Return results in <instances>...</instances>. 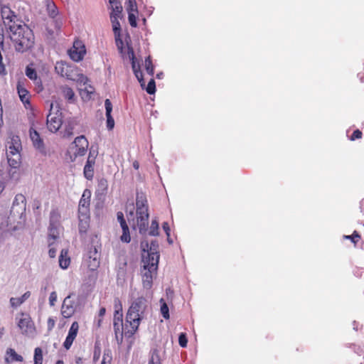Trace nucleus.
<instances>
[{
    "label": "nucleus",
    "instance_id": "1",
    "mask_svg": "<svg viewBox=\"0 0 364 364\" xmlns=\"http://www.w3.org/2000/svg\"><path fill=\"white\" fill-rule=\"evenodd\" d=\"M141 247L144 251L142 255L143 268L141 269L142 284L144 288L149 289L153 284V277L156 274L159 261V243L153 240L149 245L147 241H142Z\"/></svg>",
    "mask_w": 364,
    "mask_h": 364
},
{
    "label": "nucleus",
    "instance_id": "2",
    "mask_svg": "<svg viewBox=\"0 0 364 364\" xmlns=\"http://www.w3.org/2000/svg\"><path fill=\"white\" fill-rule=\"evenodd\" d=\"M127 217L129 223L132 222L133 229H138L141 235H145L148 232L149 225V205L146 195L138 193L136 197V218L134 210L127 212Z\"/></svg>",
    "mask_w": 364,
    "mask_h": 364
},
{
    "label": "nucleus",
    "instance_id": "3",
    "mask_svg": "<svg viewBox=\"0 0 364 364\" xmlns=\"http://www.w3.org/2000/svg\"><path fill=\"white\" fill-rule=\"evenodd\" d=\"M149 308L147 300L139 296L132 301L126 315V333L134 334Z\"/></svg>",
    "mask_w": 364,
    "mask_h": 364
},
{
    "label": "nucleus",
    "instance_id": "4",
    "mask_svg": "<svg viewBox=\"0 0 364 364\" xmlns=\"http://www.w3.org/2000/svg\"><path fill=\"white\" fill-rule=\"evenodd\" d=\"M16 51L24 53L31 50L35 43V37L33 31L27 26H23L17 33L10 34Z\"/></svg>",
    "mask_w": 364,
    "mask_h": 364
},
{
    "label": "nucleus",
    "instance_id": "5",
    "mask_svg": "<svg viewBox=\"0 0 364 364\" xmlns=\"http://www.w3.org/2000/svg\"><path fill=\"white\" fill-rule=\"evenodd\" d=\"M55 70L58 75L66 77L68 80L76 81L83 85H85L89 81L87 76L79 72L77 66L70 65L65 62H57Z\"/></svg>",
    "mask_w": 364,
    "mask_h": 364
},
{
    "label": "nucleus",
    "instance_id": "6",
    "mask_svg": "<svg viewBox=\"0 0 364 364\" xmlns=\"http://www.w3.org/2000/svg\"><path fill=\"white\" fill-rule=\"evenodd\" d=\"M16 323L20 333L25 336L32 337L36 332L35 323L28 313L21 311L16 316Z\"/></svg>",
    "mask_w": 364,
    "mask_h": 364
},
{
    "label": "nucleus",
    "instance_id": "7",
    "mask_svg": "<svg viewBox=\"0 0 364 364\" xmlns=\"http://www.w3.org/2000/svg\"><path fill=\"white\" fill-rule=\"evenodd\" d=\"M46 124L48 130L53 133L58 132L63 124V113L56 102L50 104Z\"/></svg>",
    "mask_w": 364,
    "mask_h": 364
},
{
    "label": "nucleus",
    "instance_id": "8",
    "mask_svg": "<svg viewBox=\"0 0 364 364\" xmlns=\"http://www.w3.org/2000/svg\"><path fill=\"white\" fill-rule=\"evenodd\" d=\"M88 145L89 142L85 136H77L67 152L70 159L73 161L77 156H84L87 151Z\"/></svg>",
    "mask_w": 364,
    "mask_h": 364
},
{
    "label": "nucleus",
    "instance_id": "9",
    "mask_svg": "<svg viewBox=\"0 0 364 364\" xmlns=\"http://www.w3.org/2000/svg\"><path fill=\"white\" fill-rule=\"evenodd\" d=\"M69 55L72 60L75 62L82 60L86 53V49L84 43L80 41H74L73 47L68 51Z\"/></svg>",
    "mask_w": 364,
    "mask_h": 364
},
{
    "label": "nucleus",
    "instance_id": "10",
    "mask_svg": "<svg viewBox=\"0 0 364 364\" xmlns=\"http://www.w3.org/2000/svg\"><path fill=\"white\" fill-rule=\"evenodd\" d=\"M97 153L92 149L90 150L86 164L84 167V176L88 180H92L94 176V166Z\"/></svg>",
    "mask_w": 364,
    "mask_h": 364
},
{
    "label": "nucleus",
    "instance_id": "11",
    "mask_svg": "<svg viewBox=\"0 0 364 364\" xmlns=\"http://www.w3.org/2000/svg\"><path fill=\"white\" fill-rule=\"evenodd\" d=\"M117 219L119 222L120 227L122 230V234L120 236V240L122 242L129 243L131 241V235L129 232V228L127 225V223L124 218V213L121 211L117 212Z\"/></svg>",
    "mask_w": 364,
    "mask_h": 364
},
{
    "label": "nucleus",
    "instance_id": "12",
    "mask_svg": "<svg viewBox=\"0 0 364 364\" xmlns=\"http://www.w3.org/2000/svg\"><path fill=\"white\" fill-rule=\"evenodd\" d=\"M6 153L20 152L22 147L19 136L10 134L6 140Z\"/></svg>",
    "mask_w": 364,
    "mask_h": 364
},
{
    "label": "nucleus",
    "instance_id": "13",
    "mask_svg": "<svg viewBox=\"0 0 364 364\" xmlns=\"http://www.w3.org/2000/svg\"><path fill=\"white\" fill-rule=\"evenodd\" d=\"M91 191L85 189L79 202L78 213H90Z\"/></svg>",
    "mask_w": 364,
    "mask_h": 364
},
{
    "label": "nucleus",
    "instance_id": "14",
    "mask_svg": "<svg viewBox=\"0 0 364 364\" xmlns=\"http://www.w3.org/2000/svg\"><path fill=\"white\" fill-rule=\"evenodd\" d=\"M79 331V324L77 321H74L68 331V336L63 343V347L66 350H69L77 337Z\"/></svg>",
    "mask_w": 364,
    "mask_h": 364
},
{
    "label": "nucleus",
    "instance_id": "15",
    "mask_svg": "<svg viewBox=\"0 0 364 364\" xmlns=\"http://www.w3.org/2000/svg\"><path fill=\"white\" fill-rule=\"evenodd\" d=\"M29 136L33 146L41 153H45V145L40 134L33 127L29 129Z\"/></svg>",
    "mask_w": 364,
    "mask_h": 364
},
{
    "label": "nucleus",
    "instance_id": "16",
    "mask_svg": "<svg viewBox=\"0 0 364 364\" xmlns=\"http://www.w3.org/2000/svg\"><path fill=\"white\" fill-rule=\"evenodd\" d=\"M17 92L21 101L23 103L26 108H28L31 106L30 97L31 95L29 92L24 87V83L21 81H18L16 86Z\"/></svg>",
    "mask_w": 364,
    "mask_h": 364
},
{
    "label": "nucleus",
    "instance_id": "17",
    "mask_svg": "<svg viewBox=\"0 0 364 364\" xmlns=\"http://www.w3.org/2000/svg\"><path fill=\"white\" fill-rule=\"evenodd\" d=\"M26 198L23 194H17L13 201L11 211L18 214H23L26 210Z\"/></svg>",
    "mask_w": 364,
    "mask_h": 364
},
{
    "label": "nucleus",
    "instance_id": "18",
    "mask_svg": "<svg viewBox=\"0 0 364 364\" xmlns=\"http://www.w3.org/2000/svg\"><path fill=\"white\" fill-rule=\"evenodd\" d=\"M4 23L6 31L9 33V35L17 33V31L23 28V26H26L17 17V16H16L15 19H13L12 18L9 21H5Z\"/></svg>",
    "mask_w": 364,
    "mask_h": 364
},
{
    "label": "nucleus",
    "instance_id": "19",
    "mask_svg": "<svg viewBox=\"0 0 364 364\" xmlns=\"http://www.w3.org/2000/svg\"><path fill=\"white\" fill-rule=\"evenodd\" d=\"M75 311L74 303L70 300V296H67L61 306V314L64 318L71 317Z\"/></svg>",
    "mask_w": 364,
    "mask_h": 364
},
{
    "label": "nucleus",
    "instance_id": "20",
    "mask_svg": "<svg viewBox=\"0 0 364 364\" xmlns=\"http://www.w3.org/2000/svg\"><path fill=\"white\" fill-rule=\"evenodd\" d=\"M113 328L115 335V338L118 344H120L123 341L124 335L128 338L132 336L134 334H129L126 333V323H113Z\"/></svg>",
    "mask_w": 364,
    "mask_h": 364
},
{
    "label": "nucleus",
    "instance_id": "21",
    "mask_svg": "<svg viewBox=\"0 0 364 364\" xmlns=\"http://www.w3.org/2000/svg\"><path fill=\"white\" fill-rule=\"evenodd\" d=\"M100 266V258L98 254V247H94L89 252V264L91 270H95Z\"/></svg>",
    "mask_w": 364,
    "mask_h": 364
},
{
    "label": "nucleus",
    "instance_id": "22",
    "mask_svg": "<svg viewBox=\"0 0 364 364\" xmlns=\"http://www.w3.org/2000/svg\"><path fill=\"white\" fill-rule=\"evenodd\" d=\"M47 12L48 16L52 18L50 21L51 24H55V29L58 31L60 28V23H59L54 18L58 16V11L57 6L53 2H49L47 4Z\"/></svg>",
    "mask_w": 364,
    "mask_h": 364
},
{
    "label": "nucleus",
    "instance_id": "23",
    "mask_svg": "<svg viewBox=\"0 0 364 364\" xmlns=\"http://www.w3.org/2000/svg\"><path fill=\"white\" fill-rule=\"evenodd\" d=\"M79 232L80 234H85L90 226V213H78Z\"/></svg>",
    "mask_w": 364,
    "mask_h": 364
},
{
    "label": "nucleus",
    "instance_id": "24",
    "mask_svg": "<svg viewBox=\"0 0 364 364\" xmlns=\"http://www.w3.org/2000/svg\"><path fill=\"white\" fill-rule=\"evenodd\" d=\"M105 107L106 110L107 127L108 129L111 130L114 127V120L111 115V112L112 111V105L109 99L105 100Z\"/></svg>",
    "mask_w": 364,
    "mask_h": 364
},
{
    "label": "nucleus",
    "instance_id": "25",
    "mask_svg": "<svg viewBox=\"0 0 364 364\" xmlns=\"http://www.w3.org/2000/svg\"><path fill=\"white\" fill-rule=\"evenodd\" d=\"M123 323L122 305L119 299H114V314L113 323Z\"/></svg>",
    "mask_w": 364,
    "mask_h": 364
},
{
    "label": "nucleus",
    "instance_id": "26",
    "mask_svg": "<svg viewBox=\"0 0 364 364\" xmlns=\"http://www.w3.org/2000/svg\"><path fill=\"white\" fill-rule=\"evenodd\" d=\"M61 215L57 209L52 210L50 214V229L49 234H50L51 229L53 230L52 233L55 235V226L59 224Z\"/></svg>",
    "mask_w": 364,
    "mask_h": 364
},
{
    "label": "nucleus",
    "instance_id": "27",
    "mask_svg": "<svg viewBox=\"0 0 364 364\" xmlns=\"http://www.w3.org/2000/svg\"><path fill=\"white\" fill-rule=\"evenodd\" d=\"M6 156L8 163L11 168H16L19 166L21 158L20 152L6 153Z\"/></svg>",
    "mask_w": 364,
    "mask_h": 364
},
{
    "label": "nucleus",
    "instance_id": "28",
    "mask_svg": "<svg viewBox=\"0 0 364 364\" xmlns=\"http://www.w3.org/2000/svg\"><path fill=\"white\" fill-rule=\"evenodd\" d=\"M132 68L133 72H134L136 77L137 78L138 81L140 83L141 87L142 88H144L145 81L144 80L143 74H142V72L141 71L140 65L136 64L134 56L132 58Z\"/></svg>",
    "mask_w": 364,
    "mask_h": 364
},
{
    "label": "nucleus",
    "instance_id": "29",
    "mask_svg": "<svg viewBox=\"0 0 364 364\" xmlns=\"http://www.w3.org/2000/svg\"><path fill=\"white\" fill-rule=\"evenodd\" d=\"M70 264V258L68 256V250L63 249L59 257V265L62 269H67Z\"/></svg>",
    "mask_w": 364,
    "mask_h": 364
},
{
    "label": "nucleus",
    "instance_id": "30",
    "mask_svg": "<svg viewBox=\"0 0 364 364\" xmlns=\"http://www.w3.org/2000/svg\"><path fill=\"white\" fill-rule=\"evenodd\" d=\"M52 232H53V230L51 229L50 234L48 235V247H49L48 255H49L50 257L54 258L56 255V249L53 246L54 245L55 242L58 238V236L53 235L52 233Z\"/></svg>",
    "mask_w": 364,
    "mask_h": 364
},
{
    "label": "nucleus",
    "instance_id": "31",
    "mask_svg": "<svg viewBox=\"0 0 364 364\" xmlns=\"http://www.w3.org/2000/svg\"><path fill=\"white\" fill-rule=\"evenodd\" d=\"M62 96L70 102H73L75 97V93L73 89L68 85H62L60 87Z\"/></svg>",
    "mask_w": 364,
    "mask_h": 364
},
{
    "label": "nucleus",
    "instance_id": "32",
    "mask_svg": "<svg viewBox=\"0 0 364 364\" xmlns=\"http://www.w3.org/2000/svg\"><path fill=\"white\" fill-rule=\"evenodd\" d=\"M1 14L4 23L5 22V21H9L12 18L13 19H15L16 16L15 13L7 6H1Z\"/></svg>",
    "mask_w": 364,
    "mask_h": 364
},
{
    "label": "nucleus",
    "instance_id": "33",
    "mask_svg": "<svg viewBox=\"0 0 364 364\" xmlns=\"http://www.w3.org/2000/svg\"><path fill=\"white\" fill-rule=\"evenodd\" d=\"M84 85L85 87L80 90V95L83 99L90 100L95 92V88L92 85H87V82Z\"/></svg>",
    "mask_w": 364,
    "mask_h": 364
},
{
    "label": "nucleus",
    "instance_id": "34",
    "mask_svg": "<svg viewBox=\"0 0 364 364\" xmlns=\"http://www.w3.org/2000/svg\"><path fill=\"white\" fill-rule=\"evenodd\" d=\"M108 189V181L105 178H100L97 182V191L101 194H105Z\"/></svg>",
    "mask_w": 364,
    "mask_h": 364
},
{
    "label": "nucleus",
    "instance_id": "35",
    "mask_svg": "<svg viewBox=\"0 0 364 364\" xmlns=\"http://www.w3.org/2000/svg\"><path fill=\"white\" fill-rule=\"evenodd\" d=\"M148 364H161V358L159 351L156 349L151 351V355Z\"/></svg>",
    "mask_w": 364,
    "mask_h": 364
},
{
    "label": "nucleus",
    "instance_id": "36",
    "mask_svg": "<svg viewBox=\"0 0 364 364\" xmlns=\"http://www.w3.org/2000/svg\"><path fill=\"white\" fill-rule=\"evenodd\" d=\"M118 18L119 17L114 16L112 14H110V19L112 24L113 31L116 36H119L120 33V23L118 21Z\"/></svg>",
    "mask_w": 364,
    "mask_h": 364
},
{
    "label": "nucleus",
    "instance_id": "37",
    "mask_svg": "<svg viewBox=\"0 0 364 364\" xmlns=\"http://www.w3.org/2000/svg\"><path fill=\"white\" fill-rule=\"evenodd\" d=\"M33 360L34 364H43V350L39 347L36 348L34 350Z\"/></svg>",
    "mask_w": 364,
    "mask_h": 364
},
{
    "label": "nucleus",
    "instance_id": "38",
    "mask_svg": "<svg viewBox=\"0 0 364 364\" xmlns=\"http://www.w3.org/2000/svg\"><path fill=\"white\" fill-rule=\"evenodd\" d=\"M25 73L26 75L32 81L36 80V77H38L36 69L31 65L26 66Z\"/></svg>",
    "mask_w": 364,
    "mask_h": 364
},
{
    "label": "nucleus",
    "instance_id": "39",
    "mask_svg": "<svg viewBox=\"0 0 364 364\" xmlns=\"http://www.w3.org/2000/svg\"><path fill=\"white\" fill-rule=\"evenodd\" d=\"M75 122L73 121L68 122L65 125V131H64V136L70 137L73 134V131L75 126Z\"/></svg>",
    "mask_w": 364,
    "mask_h": 364
},
{
    "label": "nucleus",
    "instance_id": "40",
    "mask_svg": "<svg viewBox=\"0 0 364 364\" xmlns=\"http://www.w3.org/2000/svg\"><path fill=\"white\" fill-rule=\"evenodd\" d=\"M6 354L11 356V361L22 362L23 360V358L21 355H18L13 348H9L6 350Z\"/></svg>",
    "mask_w": 364,
    "mask_h": 364
},
{
    "label": "nucleus",
    "instance_id": "41",
    "mask_svg": "<svg viewBox=\"0 0 364 364\" xmlns=\"http://www.w3.org/2000/svg\"><path fill=\"white\" fill-rule=\"evenodd\" d=\"M145 69L146 73L151 75L153 76L154 73V67L152 63V61L151 60L150 56H148L145 58Z\"/></svg>",
    "mask_w": 364,
    "mask_h": 364
},
{
    "label": "nucleus",
    "instance_id": "42",
    "mask_svg": "<svg viewBox=\"0 0 364 364\" xmlns=\"http://www.w3.org/2000/svg\"><path fill=\"white\" fill-rule=\"evenodd\" d=\"M149 235L151 236H156L159 235V223L156 220H151Z\"/></svg>",
    "mask_w": 364,
    "mask_h": 364
},
{
    "label": "nucleus",
    "instance_id": "43",
    "mask_svg": "<svg viewBox=\"0 0 364 364\" xmlns=\"http://www.w3.org/2000/svg\"><path fill=\"white\" fill-rule=\"evenodd\" d=\"M160 302L161 304V313L163 317L165 319L169 318V316H169V310H168V307L166 303L164 301V300L163 299H161Z\"/></svg>",
    "mask_w": 364,
    "mask_h": 364
},
{
    "label": "nucleus",
    "instance_id": "44",
    "mask_svg": "<svg viewBox=\"0 0 364 364\" xmlns=\"http://www.w3.org/2000/svg\"><path fill=\"white\" fill-rule=\"evenodd\" d=\"M343 238L350 240L353 243H354V245H356L360 239V235L356 230H355L351 235H344Z\"/></svg>",
    "mask_w": 364,
    "mask_h": 364
},
{
    "label": "nucleus",
    "instance_id": "45",
    "mask_svg": "<svg viewBox=\"0 0 364 364\" xmlns=\"http://www.w3.org/2000/svg\"><path fill=\"white\" fill-rule=\"evenodd\" d=\"M127 11L128 13L138 12L136 0H128Z\"/></svg>",
    "mask_w": 364,
    "mask_h": 364
},
{
    "label": "nucleus",
    "instance_id": "46",
    "mask_svg": "<svg viewBox=\"0 0 364 364\" xmlns=\"http://www.w3.org/2000/svg\"><path fill=\"white\" fill-rule=\"evenodd\" d=\"M137 14H138V12L128 13L129 23L132 27L135 28L137 26V22H136Z\"/></svg>",
    "mask_w": 364,
    "mask_h": 364
},
{
    "label": "nucleus",
    "instance_id": "47",
    "mask_svg": "<svg viewBox=\"0 0 364 364\" xmlns=\"http://www.w3.org/2000/svg\"><path fill=\"white\" fill-rule=\"evenodd\" d=\"M112 360V357L110 350H105L101 364H111Z\"/></svg>",
    "mask_w": 364,
    "mask_h": 364
},
{
    "label": "nucleus",
    "instance_id": "48",
    "mask_svg": "<svg viewBox=\"0 0 364 364\" xmlns=\"http://www.w3.org/2000/svg\"><path fill=\"white\" fill-rule=\"evenodd\" d=\"M33 82L35 85V90L37 92L39 93L43 90L44 87L43 85V82L39 76L36 77V80H33Z\"/></svg>",
    "mask_w": 364,
    "mask_h": 364
},
{
    "label": "nucleus",
    "instance_id": "49",
    "mask_svg": "<svg viewBox=\"0 0 364 364\" xmlns=\"http://www.w3.org/2000/svg\"><path fill=\"white\" fill-rule=\"evenodd\" d=\"M146 91L147 92L148 94H150V95H152L156 92V84H155V81L153 78H151L149 80V82L146 87Z\"/></svg>",
    "mask_w": 364,
    "mask_h": 364
},
{
    "label": "nucleus",
    "instance_id": "50",
    "mask_svg": "<svg viewBox=\"0 0 364 364\" xmlns=\"http://www.w3.org/2000/svg\"><path fill=\"white\" fill-rule=\"evenodd\" d=\"M178 343L182 348L187 346L188 339L186 333H181L178 337Z\"/></svg>",
    "mask_w": 364,
    "mask_h": 364
},
{
    "label": "nucleus",
    "instance_id": "51",
    "mask_svg": "<svg viewBox=\"0 0 364 364\" xmlns=\"http://www.w3.org/2000/svg\"><path fill=\"white\" fill-rule=\"evenodd\" d=\"M112 14L114 16L119 17V15L121 14L122 11V6H121L120 3L119 4H114V6H112Z\"/></svg>",
    "mask_w": 364,
    "mask_h": 364
},
{
    "label": "nucleus",
    "instance_id": "52",
    "mask_svg": "<svg viewBox=\"0 0 364 364\" xmlns=\"http://www.w3.org/2000/svg\"><path fill=\"white\" fill-rule=\"evenodd\" d=\"M22 304H23V302L20 297H18V298L11 297L10 299V304L14 308H16V307L21 306Z\"/></svg>",
    "mask_w": 364,
    "mask_h": 364
},
{
    "label": "nucleus",
    "instance_id": "53",
    "mask_svg": "<svg viewBox=\"0 0 364 364\" xmlns=\"http://www.w3.org/2000/svg\"><path fill=\"white\" fill-rule=\"evenodd\" d=\"M362 136H363V133L359 129H356L355 130L353 134H351V136L349 137V139L350 141H355L356 139H360L362 138Z\"/></svg>",
    "mask_w": 364,
    "mask_h": 364
},
{
    "label": "nucleus",
    "instance_id": "54",
    "mask_svg": "<svg viewBox=\"0 0 364 364\" xmlns=\"http://www.w3.org/2000/svg\"><path fill=\"white\" fill-rule=\"evenodd\" d=\"M57 300V294L55 291H52L49 296V304L51 306L55 305Z\"/></svg>",
    "mask_w": 364,
    "mask_h": 364
},
{
    "label": "nucleus",
    "instance_id": "55",
    "mask_svg": "<svg viewBox=\"0 0 364 364\" xmlns=\"http://www.w3.org/2000/svg\"><path fill=\"white\" fill-rule=\"evenodd\" d=\"M55 325V321L51 317L48 318V319L47 321L48 330V331L53 330Z\"/></svg>",
    "mask_w": 364,
    "mask_h": 364
},
{
    "label": "nucleus",
    "instance_id": "56",
    "mask_svg": "<svg viewBox=\"0 0 364 364\" xmlns=\"http://www.w3.org/2000/svg\"><path fill=\"white\" fill-rule=\"evenodd\" d=\"M162 228L165 231L166 235L168 237L170 235V228L168 223H164L162 225Z\"/></svg>",
    "mask_w": 364,
    "mask_h": 364
},
{
    "label": "nucleus",
    "instance_id": "57",
    "mask_svg": "<svg viewBox=\"0 0 364 364\" xmlns=\"http://www.w3.org/2000/svg\"><path fill=\"white\" fill-rule=\"evenodd\" d=\"M31 296L30 291L25 292L20 298L22 300V302L23 303L26 300H27Z\"/></svg>",
    "mask_w": 364,
    "mask_h": 364
},
{
    "label": "nucleus",
    "instance_id": "58",
    "mask_svg": "<svg viewBox=\"0 0 364 364\" xmlns=\"http://www.w3.org/2000/svg\"><path fill=\"white\" fill-rule=\"evenodd\" d=\"M105 312H106V309L105 307H102L100 308V311H99V316L100 317H103L105 314Z\"/></svg>",
    "mask_w": 364,
    "mask_h": 364
},
{
    "label": "nucleus",
    "instance_id": "59",
    "mask_svg": "<svg viewBox=\"0 0 364 364\" xmlns=\"http://www.w3.org/2000/svg\"><path fill=\"white\" fill-rule=\"evenodd\" d=\"M100 352L98 351L97 352L96 350L94 352V355H93V360L94 361H96L99 359L100 358Z\"/></svg>",
    "mask_w": 364,
    "mask_h": 364
},
{
    "label": "nucleus",
    "instance_id": "60",
    "mask_svg": "<svg viewBox=\"0 0 364 364\" xmlns=\"http://www.w3.org/2000/svg\"><path fill=\"white\" fill-rule=\"evenodd\" d=\"M4 36L3 33H0V46L1 48L4 47Z\"/></svg>",
    "mask_w": 364,
    "mask_h": 364
},
{
    "label": "nucleus",
    "instance_id": "61",
    "mask_svg": "<svg viewBox=\"0 0 364 364\" xmlns=\"http://www.w3.org/2000/svg\"><path fill=\"white\" fill-rule=\"evenodd\" d=\"M5 328L4 326L0 325V339L2 338L4 334Z\"/></svg>",
    "mask_w": 364,
    "mask_h": 364
},
{
    "label": "nucleus",
    "instance_id": "62",
    "mask_svg": "<svg viewBox=\"0 0 364 364\" xmlns=\"http://www.w3.org/2000/svg\"><path fill=\"white\" fill-rule=\"evenodd\" d=\"M109 4L112 6H114V4H119V1L117 0H109Z\"/></svg>",
    "mask_w": 364,
    "mask_h": 364
},
{
    "label": "nucleus",
    "instance_id": "63",
    "mask_svg": "<svg viewBox=\"0 0 364 364\" xmlns=\"http://www.w3.org/2000/svg\"><path fill=\"white\" fill-rule=\"evenodd\" d=\"M133 166H134V167L136 169H138V168H139V164H138V162H136V161L134 162Z\"/></svg>",
    "mask_w": 364,
    "mask_h": 364
},
{
    "label": "nucleus",
    "instance_id": "64",
    "mask_svg": "<svg viewBox=\"0 0 364 364\" xmlns=\"http://www.w3.org/2000/svg\"><path fill=\"white\" fill-rule=\"evenodd\" d=\"M55 364H64V362L62 360H58Z\"/></svg>",
    "mask_w": 364,
    "mask_h": 364
}]
</instances>
